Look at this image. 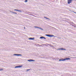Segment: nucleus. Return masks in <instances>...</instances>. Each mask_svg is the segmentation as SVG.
<instances>
[{
	"mask_svg": "<svg viewBox=\"0 0 76 76\" xmlns=\"http://www.w3.org/2000/svg\"><path fill=\"white\" fill-rule=\"evenodd\" d=\"M34 28H39V29H41V30H42V31H44V30L43 29L41 28H39L38 27L34 26Z\"/></svg>",
	"mask_w": 76,
	"mask_h": 76,
	"instance_id": "f257e3e1",
	"label": "nucleus"
},
{
	"mask_svg": "<svg viewBox=\"0 0 76 76\" xmlns=\"http://www.w3.org/2000/svg\"><path fill=\"white\" fill-rule=\"evenodd\" d=\"M72 0H68V4H70L72 3Z\"/></svg>",
	"mask_w": 76,
	"mask_h": 76,
	"instance_id": "f03ea898",
	"label": "nucleus"
},
{
	"mask_svg": "<svg viewBox=\"0 0 76 76\" xmlns=\"http://www.w3.org/2000/svg\"><path fill=\"white\" fill-rule=\"evenodd\" d=\"M23 66H17L15 67V68H19L20 67H22Z\"/></svg>",
	"mask_w": 76,
	"mask_h": 76,
	"instance_id": "7ed1b4c3",
	"label": "nucleus"
},
{
	"mask_svg": "<svg viewBox=\"0 0 76 76\" xmlns=\"http://www.w3.org/2000/svg\"><path fill=\"white\" fill-rule=\"evenodd\" d=\"M28 61H29L30 62H31V61H35V60L31 59L28 60Z\"/></svg>",
	"mask_w": 76,
	"mask_h": 76,
	"instance_id": "20e7f679",
	"label": "nucleus"
},
{
	"mask_svg": "<svg viewBox=\"0 0 76 76\" xmlns=\"http://www.w3.org/2000/svg\"><path fill=\"white\" fill-rule=\"evenodd\" d=\"M14 56H22V55L21 54H14Z\"/></svg>",
	"mask_w": 76,
	"mask_h": 76,
	"instance_id": "39448f33",
	"label": "nucleus"
},
{
	"mask_svg": "<svg viewBox=\"0 0 76 76\" xmlns=\"http://www.w3.org/2000/svg\"><path fill=\"white\" fill-rule=\"evenodd\" d=\"M54 37V36L53 35L49 34V37Z\"/></svg>",
	"mask_w": 76,
	"mask_h": 76,
	"instance_id": "423d86ee",
	"label": "nucleus"
},
{
	"mask_svg": "<svg viewBox=\"0 0 76 76\" xmlns=\"http://www.w3.org/2000/svg\"><path fill=\"white\" fill-rule=\"evenodd\" d=\"M64 60H70V58H66L65 59H64Z\"/></svg>",
	"mask_w": 76,
	"mask_h": 76,
	"instance_id": "0eeeda50",
	"label": "nucleus"
},
{
	"mask_svg": "<svg viewBox=\"0 0 76 76\" xmlns=\"http://www.w3.org/2000/svg\"><path fill=\"white\" fill-rule=\"evenodd\" d=\"M28 39H31V40H33L34 39V38H29Z\"/></svg>",
	"mask_w": 76,
	"mask_h": 76,
	"instance_id": "6e6552de",
	"label": "nucleus"
},
{
	"mask_svg": "<svg viewBox=\"0 0 76 76\" xmlns=\"http://www.w3.org/2000/svg\"><path fill=\"white\" fill-rule=\"evenodd\" d=\"M10 12L11 13H14V14H17V13H16V12H12V11H10Z\"/></svg>",
	"mask_w": 76,
	"mask_h": 76,
	"instance_id": "1a4fd4ad",
	"label": "nucleus"
},
{
	"mask_svg": "<svg viewBox=\"0 0 76 76\" xmlns=\"http://www.w3.org/2000/svg\"><path fill=\"white\" fill-rule=\"evenodd\" d=\"M65 59H59V61H65Z\"/></svg>",
	"mask_w": 76,
	"mask_h": 76,
	"instance_id": "9d476101",
	"label": "nucleus"
},
{
	"mask_svg": "<svg viewBox=\"0 0 76 76\" xmlns=\"http://www.w3.org/2000/svg\"><path fill=\"white\" fill-rule=\"evenodd\" d=\"M44 18H45V19H48V20H50V19L48 18H47V17H44Z\"/></svg>",
	"mask_w": 76,
	"mask_h": 76,
	"instance_id": "9b49d317",
	"label": "nucleus"
},
{
	"mask_svg": "<svg viewBox=\"0 0 76 76\" xmlns=\"http://www.w3.org/2000/svg\"><path fill=\"white\" fill-rule=\"evenodd\" d=\"M44 18H45V19H48V20H50V19L48 18H47V17H44Z\"/></svg>",
	"mask_w": 76,
	"mask_h": 76,
	"instance_id": "f8f14e48",
	"label": "nucleus"
},
{
	"mask_svg": "<svg viewBox=\"0 0 76 76\" xmlns=\"http://www.w3.org/2000/svg\"><path fill=\"white\" fill-rule=\"evenodd\" d=\"M61 50H66V49H64V48H61Z\"/></svg>",
	"mask_w": 76,
	"mask_h": 76,
	"instance_id": "ddd939ff",
	"label": "nucleus"
},
{
	"mask_svg": "<svg viewBox=\"0 0 76 76\" xmlns=\"http://www.w3.org/2000/svg\"><path fill=\"white\" fill-rule=\"evenodd\" d=\"M31 70V69H27L26 70V72H28V71H29V70Z\"/></svg>",
	"mask_w": 76,
	"mask_h": 76,
	"instance_id": "4468645a",
	"label": "nucleus"
},
{
	"mask_svg": "<svg viewBox=\"0 0 76 76\" xmlns=\"http://www.w3.org/2000/svg\"><path fill=\"white\" fill-rule=\"evenodd\" d=\"M43 37H40V39H42L43 38Z\"/></svg>",
	"mask_w": 76,
	"mask_h": 76,
	"instance_id": "2eb2a0df",
	"label": "nucleus"
},
{
	"mask_svg": "<svg viewBox=\"0 0 76 76\" xmlns=\"http://www.w3.org/2000/svg\"><path fill=\"white\" fill-rule=\"evenodd\" d=\"M24 2H25V3L28 2V0H25V1H24Z\"/></svg>",
	"mask_w": 76,
	"mask_h": 76,
	"instance_id": "dca6fc26",
	"label": "nucleus"
},
{
	"mask_svg": "<svg viewBox=\"0 0 76 76\" xmlns=\"http://www.w3.org/2000/svg\"><path fill=\"white\" fill-rule=\"evenodd\" d=\"M46 35L47 37H49L50 34H46Z\"/></svg>",
	"mask_w": 76,
	"mask_h": 76,
	"instance_id": "f3484780",
	"label": "nucleus"
},
{
	"mask_svg": "<svg viewBox=\"0 0 76 76\" xmlns=\"http://www.w3.org/2000/svg\"><path fill=\"white\" fill-rule=\"evenodd\" d=\"M18 12H22V11H21V10H18Z\"/></svg>",
	"mask_w": 76,
	"mask_h": 76,
	"instance_id": "a211bd4d",
	"label": "nucleus"
},
{
	"mask_svg": "<svg viewBox=\"0 0 76 76\" xmlns=\"http://www.w3.org/2000/svg\"><path fill=\"white\" fill-rule=\"evenodd\" d=\"M46 45H49V46H51V44H46Z\"/></svg>",
	"mask_w": 76,
	"mask_h": 76,
	"instance_id": "6ab92c4d",
	"label": "nucleus"
},
{
	"mask_svg": "<svg viewBox=\"0 0 76 76\" xmlns=\"http://www.w3.org/2000/svg\"><path fill=\"white\" fill-rule=\"evenodd\" d=\"M57 50H61V48L57 49Z\"/></svg>",
	"mask_w": 76,
	"mask_h": 76,
	"instance_id": "aec40b11",
	"label": "nucleus"
},
{
	"mask_svg": "<svg viewBox=\"0 0 76 76\" xmlns=\"http://www.w3.org/2000/svg\"><path fill=\"white\" fill-rule=\"evenodd\" d=\"M14 10L15 11H18V10L15 9Z\"/></svg>",
	"mask_w": 76,
	"mask_h": 76,
	"instance_id": "412c9836",
	"label": "nucleus"
},
{
	"mask_svg": "<svg viewBox=\"0 0 76 76\" xmlns=\"http://www.w3.org/2000/svg\"><path fill=\"white\" fill-rule=\"evenodd\" d=\"M45 39H46V38H45V37H43V38Z\"/></svg>",
	"mask_w": 76,
	"mask_h": 76,
	"instance_id": "4be33fe9",
	"label": "nucleus"
},
{
	"mask_svg": "<svg viewBox=\"0 0 76 76\" xmlns=\"http://www.w3.org/2000/svg\"><path fill=\"white\" fill-rule=\"evenodd\" d=\"M29 15H31V16H34V15H32V14H30Z\"/></svg>",
	"mask_w": 76,
	"mask_h": 76,
	"instance_id": "5701e85b",
	"label": "nucleus"
},
{
	"mask_svg": "<svg viewBox=\"0 0 76 76\" xmlns=\"http://www.w3.org/2000/svg\"><path fill=\"white\" fill-rule=\"evenodd\" d=\"M3 70V69H0V71H1V70Z\"/></svg>",
	"mask_w": 76,
	"mask_h": 76,
	"instance_id": "b1692460",
	"label": "nucleus"
},
{
	"mask_svg": "<svg viewBox=\"0 0 76 76\" xmlns=\"http://www.w3.org/2000/svg\"><path fill=\"white\" fill-rule=\"evenodd\" d=\"M50 47H53V46L51 45V46H50Z\"/></svg>",
	"mask_w": 76,
	"mask_h": 76,
	"instance_id": "393cba45",
	"label": "nucleus"
},
{
	"mask_svg": "<svg viewBox=\"0 0 76 76\" xmlns=\"http://www.w3.org/2000/svg\"><path fill=\"white\" fill-rule=\"evenodd\" d=\"M59 38V39H61V38Z\"/></svg>",
	"mask_w": 76,
	"mask_h": 76,
	"instance_id": "a878e982",
	"label": "nucleus"
},
{
	"mask_svg": "<svg viewBox=\"0 0 76 76\" xmlns=\"http://www.w3.org/2000/svg\"><path fill=\"white\" fill-rule=\"evenodd\" d=\"M74 13H76L75 12H73Z\"/></svg>",
	"mask_w": 76,
	"mask_h": 76,
	"instance_id": "bb28decb",
	"label": "nucleus"
},
{
	"mask_svg": "<svg viewBox=\"0 0 76 76\" xmlns=\"http://www.w3.org/2000/svg\"><path fill=\"white\" fill-rule=\"evenodd\" d=\"M40 46H42V45H40Z\"/></svg>",
	"mask_w": 76,
	"mask_h": 76,
	"instance_id": "cd10ccee",
	"label": "nucleus"
},
{
	"mask_svg": "<svg viewBox=\"0 0 76 76\" xmlns=\"http://www.w3.org/2000/svg\"><path fill=\"white\" fill-rule=\"evenodd\" d=\"M24 29H25V27H24Z\"/></svg>",
	"mask_w": 76,
	"mask_h": 76,
	"instance_id": "c85d7f7f",
	"label": "nucleus"
},
{
	"mask_svg": "<svg viewBox=\"0 0 76 76\" xmlns=\"http://www.w3.org/2000/svg\"><path fill=\"white\" fill-rule=\"evenodd\" d=\"M54 29H56L55 28H54Z\"/></svg>",
	"mask_w": 76,
	"mask_h": 76,
	"instance_id": "c756f323",
	"label": "nucleus"
}]
</instances>
